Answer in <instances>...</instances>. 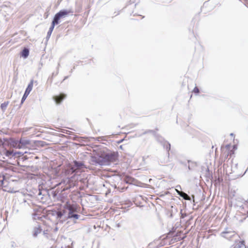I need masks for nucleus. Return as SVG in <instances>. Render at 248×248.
<instances>
[{"instance_id": "f257e3e1", "label": "nucleus", "mask_w": 248, "mask_h": 248, "mask_svg": "<svg viewBox=\"0 0 248 248\" xmlns=\"http://www.w3.org/2000/svg\"><path fill=\"white\" fill-rule=\"evenodd\" d=\"M118 156V153L116 152L100 151L93 157V160L99 165H105L115 161Z\"/></svg>"}, {"instance_id": "39448f33", "label": "nucleus", "mask_w": 248, "mask_h": 248, "mask_svg": "<svg viewBox=\"0 0 248 248\" xmlns=\"http://www.w3.org/2000/svg\"><path fill=\"white\" fill-rule=\"evenodd\" d=\"M33 80H31L30 81V83L29 84V85L25 91L24 94L23 95V96L22 98V103L26 99V98L27 97V96H28V95L29 94V93H30L31 91L32 90V88H33Z\"/></svg>"}, {"instance_id": "9b49d317", "label": "nucleus", "mask_w": 248, "mask_h": 248, "mask_svg": "<svg viewBox=\"0 0 248 248\" xmlns=\"http://www.w3.org/2000/svg\"><path fill=\"white\" fill-rule=\"evenodd\" d=\"M55 24H53V23H51V27H50L48 31L47 32V36L48 37H50L53 31L54 28V26H55Z\"/></svg>"}, {"instance_id": "f3484780", "label": "nucleus", "mask_w": 248, "mask_h": 248, "mask_svg": "<svg viewBox=\"0 0 248 248\" xmlns=\"http://www.w3.org/2000/svg\"><path fill=\"white\" fill-rule=\"evenodd\" d=\"M75 164L76 166H80L81 165V163H78V162L77 161H75Z\"/></svg>"}, {"instance_id": "f03ea898", "label": "nucleus", "mask_w": 248, "mask_h": 248, "mask_svg": "<svg viewBox=\"0 0 248 248\" xmlns=\"http://www.w3.org/2000/svg\"><path fill=\"white\" fill-rule=\"evenodd\" d=\"M235 148V146L231 145H226L221 147L219 164H221L232 157L234 153Z\"/></svg>"}, {"instance_id": "4468645a", "label": "nucleus", "mask_w": 248, "mask_h": 248, "mask_svg": "<svg viewBox=\"0 0 248 248\" xmlns=\"http://www.w3.org/2000/svg\"><path fill=\"white\" fill-rule=\"evenodd\" d=\"M181 195L186 200L189 199L188 196L185 193H182V194Z\"/></svg>"}, {"instance_id": "6e6552de", "label": "nucleus", "mask_w": 248, "mask_h": 248, "mask_svg": "<svg viewBox=\"0 0 248 248\" xmlns=\"http://www.w3.org/2000/svg\"><path fill=\"white\" fill-rule=\"evenodd\" d=\"M245 248V242L244 240L236 241L235 245L234 247V248Z\"/></svg>"}, {"instance_id": "9d476101", "label": "nucleus", "mask_w": 248, "mask_h": 248, "mask_svg": "<svg viewBox=\"0 0 248 248\" xmlns=\"http://www.w3.org/2000/svg\"><path fill=\"white\" fill-rule=\"evenodd\" d=\"M29 54V49L26 48H24V49L22 50V51L21 52L22 56L24 58H26L28 56Z\"/></svg>"}, {"instance_id": "1a4fd4ad", "label": "nucleus", "mask_w": 248, "mask_h": 248, "mask_svg": "<svg viewBox=\"0 0 248 248\" xmlns=\"http://www.w3.org/2000/svg\"><path fill=\"white\" fill-rule=\"evenodd\" d=\"M20 146H22V148H24L26 146L30 144V141L24 139H21L19 140Z\"/></svg>"}, {"instance_id": "dca6fc26", "label": "nucleus", "mask_w": 248, "mask_h": 248, "mask_svg": "<svg viewBox=\"0 0 248 248\" xmlns=\"http://www.w3.org/2000/svg\"><path fill=\"white\" fill-rule=\"evenodd\" d=\"M13 154V152L12 151H6V155L7 156H9L10 155H12Z\"/></svg>"}, {"instance_id": "a211bd4d", "label": "nucleus", "mask_w": 248, "mask_h": 248, "mask_svg": "<svg viewBox=\"0 0 248 248\" xmlns=\"http://www.w3.org/2000/svg\"><path fill=\"white\" fill-rule=\"evenodd\" d=\"M247 215H248V211L247 212Z\"/></svg>"}, {"instance_id": "2eb2a0df", "label": "nucleus", "mask_w": 248, "mask_h": 248, "mask_svg": "<svg viewBox=\"0 0 248 248\" xmlns=\"http://www.w3.org/2000/svg\"><path fill=\"white\" fill-rule=\"evenodd\" d=\"M165 146H166V148L167 150H168V151H169V150L170 149V144L168 143H167L165 145Z\"/></svg>"}, {"instance_id": "423d86ee", "label": "nucleus", "mask_w": 248, "mask_h": 248, "mask_svg": "<svg viewBox=\"0 0 248 248\" xmlns=\"http://www.w3.org/2000/svg\"><path fill=\"white\" fill-rule=\"evenodd\" d=\"M66 94L61 93L58 95H55L53 97V99L55 100L57 104H60L66 98Z\"/></svg>"}, {"instance_id": "20e7f679", "label": "nucleus", "mask_w": 248, "mask_h": 248, "mask_svg": "<svg viewBox=\"0 0 248 248\" xmlns=\"http://www.w3.org/2000/svg\"><path fill=\"white\" fill-rule=\"evenodd\" d=\"M65 208L69 210L68 218H74L78 219L79 216L77 214H74V212L77 211V208L74 205L70 204L69 202H66L64 206Z\"/></svg>"}, {"instance_id": "f8f14e48", "label": "nucleus", "mask_w": 248, "mask_h": 248, "mask_svg": "<svg viewBox=\"0 0 248 248\" xmlns=\"http://www.w3.org/2000/svg\"><path fill=\"white\" fill-rule=\"evenodd\" d=\"M9 104V102L8 101H7V102H4L3 103H2L0 105V108H1L3 110H5V109L6 108L7 106Z\"/></svg>"}, {"instance_id": "0eeeda50", "label": "nucleus", "mask_w": 248, "mask_h": 248, "mask_svg": "<svg viewBox=\"0 0 248 248\" xmlns=\"http://www.w3.org/2000/svg\"><path fill=\"white\" fill-rule=\"evenodd\" d=\"M10 145L12 147L20 149L22 148V146H20L19 141L15 140H11L10 142Z\"/></svg>"}, {"instance_id": "7ed1b4c3", "label": "nucleus", "mask_w": 248, "mask_h": 248, "mask_svg": "<svg viewBox=\"0 0 248 248\" xmlns=\"http://www.w3.org/2000/svg\"><path fill=\"white\" fill-rule=\"evenodd\" d=\"M72 13L73 12L71 10H61L55 15L52 23L53 24L57 25L62 18L64 17L69 14Z\"/></svg>"}, {"instance_id": "ddd939ff", "label": "nucleus", "mask_w": 248, "mask_h": 248, "mask_svg": "<svg viewBox=\"0 0 248 248\" xmlns=\"http://www.w3.org/2000/svg\"><path fill=\"white\" fill-rule=\"evenodd\" d=\"M192 92L195 93H196V94H197V93H199L200 91H199V89H198V88L197 87H195L193 89Z\"/></svg>"}]
</instances>
